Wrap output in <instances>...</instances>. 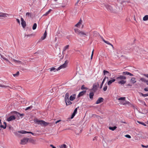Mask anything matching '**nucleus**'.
Masks as SVG:
<instances>
[{
	"label": "nucleus",
	"mask_w": 148,
	"mask_h": 148,
	"mask_svg": "<svg viewBox=\"0 0 148 148\" xmlns=\"http://www.w3.org/2000/svg\"><path fill=\"white\" fill-rule=\"evenodd\" d=\"M28 138H24L21 140L20 144L22 145H25L28 141Z\"/></svg>",
	"instance_id": "7"
},
{
	"label": "nucleus",
	"mask_w": 148,
	"mask_h": 148,
	"mask_svg": "<svg viewBox=\"0 0 148 148\" xmlns=\"http://www.w3.org/2000/svg\"><path fill=\"white\" fill-rule=\"evenodd\" d=\"M106 78L107 79H108V77L105 76V77L103 79H105V80Z\"/></svg>",
	"instance_id": "60"
},
{
	"label": "nucleus",
	"mask_w": 148,
	"mask_h": 148,
	"mask_svg": "<svg viewBox=\"0 0 148 148\" xmlns=\"http://www.w3.org/2000/svg\"><path fill=\"white\" fill-rule=\"evenodd\" d=\"M125 97H121L119 98L118 100H125Z\"/></svg>",
	"instance_id": "46"
},
{
	"label": "nucleus",
	"mask_w": 148,
	"mask_h": 148,
	"mask_svg": "<svg viewBox=\"0 0 148 148\" xmlns=\"http://www.w3.org/2000/svg\"><path fill=\"white\" fill-rule=\"evenodd\" d=\"M144 90L145 91H148V88H144Z\"/></svg>",
	"instance_id": "53"
},
{
	"label": "nucleus",
	"mask_w": 148,
	"mask_h": 148,
	"mask_svg": "<svg viewBox=\"0 0 148 148\" xmlns=\"http://www.w3.org/2000/svg\"><path fill=\"white\" fill-rule=\"evenodd\" d=\"M61 121V120H59L57 121L56 122H55V123L56 124H57V123H58L59 122H60V121Z\"/></svg>",
	"instance_id": "56"
},
{
	"label": "nucleus",
	"mask_w": 148,
	"mask_h": 148,
	"mask_svg": "<svg viewBox=\"0 0 148 148\" xmlns=\"http://www.w3.org/2000/svg\"><path fill=\"white\" fill-rule=\"evenodd\" d=\"M94 95V93L92 92H90L89 94V96L90 99L91 100L93 99V97Z\"/></svg>",
	"instance_id": "18"
},
{
	"label": "nucleus",
	"mask_w": 148,
	"mask_h": 148,
	"mask_svg": "<svg viewBox=\"0 0 148 148\" xmlns=\"http://www.w3.org/2000/svg\"><path fill=\"white\" fill-rule=\"evenodd\" d=\"M19 74V72L17 71L16 73L13 74V75L14 76V77H16V76L18 75Z\"/></svg>",
	"instance_id": "43"
},
{
	"label": "nucleus",
	"mask_w": 148,
	"mask_h": 148,
	"mask_svg": "<svg viewBox=\"0 0 148 148\" xmlns=\"http://www.w3.org/2000/svg\"><path fill=\"white\" fill-rule=\"evenodd\" d=\"M145 83H146L147 85H148V80H147V81Z\"/></svg>",
	"instance_id": "61"
},
{
	"label": "nucleus",
	"mask_w": 148,
	"mask_h": 148,
	"mask_svg": "<svg viewBox=\"0 0 148 148\" xmlns=\"http://www.w3.org/2000/svg\"><path fill=\"white\" fill-rule=\"evenodd\" d=\"M125 80H120L118 82V83L121 84H125L126 82V81Z\"/></svg>",
	"instance_id": "23"
},
{
	"label": "nucleus",
	"mask_w": 148,
	"mask_h": 148,
	"mask_svg": "<svg viewBox=\"0 0 148 148\" xmlns=\"http://www.w3.org/2000/svg\"><path fill=\"white\" fill-rule=\"evenodd\" d=\"M16 119L15 116H10L7 119V121H10L15 120Z\"/></svg>",
	"instance_id": "13"
},
{
	"label": "nucleus",
	"mask_w": 148,
	"mask_h": 148,
	"mask_svg": "<svg viewBox=\"0 0 148 148\" xmlns=\"http://www.w3.org/2000/svg\"><path fill=\"white\" fill-rule=\"evenodd\" d=\"M82 21L80 20L79 22H78L75 25V26L78 27H80V25L81 24Z\"/></svg>",
	"instance_id": "20"
},
{
	"label": "nucleus",
	"mask_w": 148,
	"mask_h": 148,
	"mask_svg": "<svg viewBox=\"0 0 148 148\" xmlns=\"http://www.w3.org/2000/svg\"><path fill=\"white\" fill-rule=\"evenodd\" d=\"M21 24L23 28H25L26 26V23L25 21L24 20V19L23 18H21Z\"/></svg>",
	"instance_id": "11"
},
{
	"label": "nucleus",
	"mask_w": 148,
	"mask_h": 148,
	"mask_svg": "<svg viewBox=\"0 0 148 148\" xmlns=\"http://www.w3.org/2000/svg\"><path fill=\"white\" fill-rule=\"evenodd\" d=\"M60 148H67V146L65 144H63L60 146Z\"/></svg>",
	"instance_id": "36"
},
{
	"label": "nucleus",
	"mask_w": 148,
	"mask_h": 148,
	"mask_svg": "<svg viewBox=\"0 0 148 148\" xmlns=\"http://www.w3.org/2000/svg\"><path fill=\"white\" fill-rule=\"evenodd\" d=\"M105 81V79H103V81H102V83H101V85L100 86V88H102L103 85V84L104 82Z\"/></svg>",
	"instance_id": "39"
},
{
	"label": "nucleus",
	"mask_w": 148,
	"mask_h": 148,
	"mask_svg": "<svg viewBox=\"0 0 148 148\" xmlns=\"http://www.w3.org/2000/svg\"><path fill=\"white\" fill-rule=\"evenodd\" d=\"M31 13L29 12H27L26 14V16L29 17L30 15H31Z\"/></svg>",
	"instance_id": "50"
},
{
	"label": "nucleus",
	"mask_w": 148,
	"mask_h": 148,
	"mask_svg": "<svg viewBox=\"0 0 148 148\" xmlns=\"http://www.w3.org/2000/svg\"><path fill=\"white\" fill-rule=\"evenodd\" d=\"M80 0H78L77 1V3H78L79 2V1Z\"/></svg>",
	"instance_id": "64"
},
{
	"label": "nucleus",
	"mask_w": 148,
	"mask_h": 148,
	"mask_svg": "<svg viewBox=\"0 0 148 148\" xmlns=\"http://www.w3.org/2000/svg\"><path fill=\"white\" fill-rule=\"evenodd\" d=\"M78 108V107L77 108H76L74 110V112L71 115V119H73L74 117V116H75V115L77 113V108Z\"/></svg>",
	"instance_id": "14"
},
{
	"label": "nucleus",
	"mask_w": 148,
	"mask_h": 148,
	"mask_svg": "<svg viewBox=\"0 0 148 148\" xmlns=\"http://www.w3.org/2000/svg\"><path fill=\"white\" fill-rule=\"evenodd\" d=\"M101 38L102 40L105 42V41H106V40L104 39L103 37H101Z\"/></svg>",
	"instance_id": "59"
},
{
	"label": "nucleus",
	"mask_w": 148,
	"mask_h": 148,
	"mask_svg": "<svg viewBox=\"0 0 148 148\" xmlns=\"http://www.w3.org/2000/svg\"><path fill=\"white\" fill-rule=\"evenodd\" d=\"M0 87L4 88H7V87H9V86H8L0 84Z\"/></svg>",
	"instance_id": "37"
},
{
	"label": "nucleus",
	"mask_w": 148,
	"mask_h": 148,
	"mask_svg": "<svg viewBox=\"0 0 148 148\" xmlns=\"http://www.w3.org/2000/svg\"><path fill=\"white\" fill-rule=\"evenodd\" d=\"M50 146L51 147H52V148H56V147H54V146H53V145H50Z\"/></svg>",
	"instance_id": "57"
},
{
	"label": "nucleus",
	"mask_w": 148,
	"mask_h": 148,
	"mask_svg": "<svg viewBox=\"0 0 148 148\" xmlns=\"http://www.w3.org/2000/svg\"><path fill=\"white\" fill-rule=\"evenodd\" d=\"M67 63L68 62L67 61H66L63 64L60 66L57 69H56L55 67H54L50 68L49 69H50V71H53L54 72H56L62 69H64L65 68L66 66Z\"/></svg>",
	"instance_id": "1"
},
{
	"label": "nucleus",
	"mask_w": 148,
	"mask_h": 148,
	"mask_svg": "<svg viewBox=\"0 0 148 148\" xmlns=\"http://www.w3.org/2000/svg\"><path fill=\"white\" fill-rule=\"evenodd\" d=\"M107 88L108 87L107 86H105L103 88V90H104V91H106L107 89Z\"/></svg>",
	"instance_id": "51"
},
{
	"label": "nucleus",
	"mask_w": 148,
	"mask_h": 148,
	"mask_svg": "<svg viewBox=\"0 0 148 148\" xmlns=\"http://www.w3.org/2000/svg\"><path fill=\"white\" fill-rule=\"evenodd\" d=\"M143 75L148 78V74H144Z\"/></svg>",
	"instance_id": "54"
},
{
	"label": "nucleus",
	"mask_w": 148,
	"mask_h": 148,
	"mask_svg": "<svg viewBox=\"0 0 148 148\" xmlns=\"http://www.w3.org/2000/svg\"><path fill=\"white\" fill-rule=\"evenodd\" d=\"M103 73L104 75H105L107 74H108L110 75V74L109 73V72L108 71H107L105 70H104L103 71Z\"/></svg>",
	"instance_id": "32"
},
{
	"label": "nucleus",
	"mask_w": 148,
	"mask_h": 148,
	"mask_svg": "<svg viewBox=\"0 0 148 148\" xmlns=\"http://www.w3.org/2000/svg\"><path fill=\"white\" fill-rule=\"evenodd\" d=\"M130 82L133 84H134L136 82V78L135 77H132L131 79Z\"/></svg>",
	"instance_id": "21"
},
{
	"label": "nucleus",
	"mask_w": 148,
	"mask_h": 148,
	"mask_svg": "<svg viewBox=\"0 0 148 148\" xmlns=\"http://www.w3.org/2000/svg\"><path fill=\"white\" fill-rule=\"evenodd\" d=\"M14 114H16V115L17 116H18V119H20L18 115H19L20 116H21V118L22 119L23 118V117L25 115L24 114H20V113L16 111L14 112Z\"/></svg>",
	"instance_id": "8"
},
{
	"label": "nucleus",
	"mask_w": 148,
	"mask_h": 148,
	"mask_svg": "<svg viewBox=\"0 0 148 148\" xmlns=\"http://www.w3.org/2000/svg\"><path fill=\"white\" fill-rule=\"evenodd\" d=\"M8 14L5 13H1V14H0V18L1 17H7L6 15H8Z\"/></svg>",
	"instance_id": "24"
},
{
	"label": "nucleus",
	"mask_w": 148,
	"mask_h": 148,
	"mask_svg": "<svg viewBox=\"0 0 148 148\" xmlns=\"http://www.w3.org/2000/svg\"><path fill=\"white\" fill-rule=\"evenodd\" d=\"M25 132H26L25 130H22L19 131L18 132H14L13 133L16 136L20 137L21 136V135L20 134V133L22 134H25Z\"/></svg>",
	"instance_id": "5"
},
{
	"label": "nucleus",
	"mask_w": 148,
	"mask_h": 148,
	"mask_svg": "<svg viewBox=\"0 0 148 148\" xmlns=\"http://www.w3.org/2000/svg\"><path fill=\"white\" fill-rule=\"evenodd\" d=\"M75 32L79 35L80 36L82 37L84 36H86L87 34V33H85L77 29H74Z\"/></svg>",
	"instance_id": "3"
},
{
	"label": "nucleus",
	"mask_w": 148,
	"mask_h": 148,
	"mask_svg": "<svg viewBox=\"0 0 148 148\" xmlns=\"http://www.w3.org/2000/svg\"><path fill=\"white\" fill-rule=\"evenodd\" d=\"M37 27V24L36 23H34V24L32 27V29L33 30H35L36 29Z\"/></svg>",
	"instance_id": "35"
},
{
	"label": "nucleus",
	"mask_w": 148,
	"mask_h": 148,
	"mask_svg": "<svg viewBox=\"0 0 148 148\" xmlns=\"http://www.w3.org/2000/svg\"><path fill=\"white\" fill-rule=\"evenodd\" d=\"M76 95L74 94L71 95L70 97V100L73 101L74 100L75 98Z\"/></svg>",
	"instance_id": "16"
},
{
	"label": "nucleus",
	"mask_w": 148,
	"mask_h": 148,
	"mask_svg": "<svg viewBox=\"0 0 148 148\" xmlns=\"http://www.w3.org/2000/svg\"><path fill=\"white\" fill-rule=\"evenodd\" d=\"M86 90H83L81 92H80L79 94L78 95V97H80L84 95L85 94H86Z\"/></svg>",
	"instance_id": "15"
},
{
	"label": "nucleus",
	"mask_w": 148,
	"mask_h": 148,
	"mask_svg": "<svg viewBox=\"0 0 148 148\" xmlns=\"http://www.w3.org/2000/svg\"><path fill=\"white\" fill-rule=\"evenodd\" d=\"M103 101V99L102 97H99L96 101V104H98L102 102Z\"/></svg>",
	"instance_id": "12"
},
{
	"label": "nucleus",
	"mask_w": 148,
	"mask_h": 148,
	"mask_svg": "<svg viewBox=\"0 0 148 148\" xmlns=\"http://www.w3.org/2000/svg\"><path fill=\"white\" fill-rule=\"evenodd\" d=\"M140 94L142 96H143V97H144L148 96V93L144 94L143 93H142L141 92L140 93Z\"/></svg>",
	"instance_id": "40"
},
{
	"label": "nucleus",
	"mask_w": 148,
	"mask_h": 148,
	"mask_svg": "<svg viewBox=\"0 0 148 148\" xmlns=\"http://www.w3.org/2000/svg\"><path fill=\"white\" fill-rule=\"evenodd\" d=\"M99 86L98 83L97 84H94L93 85V88L92 89L90 90L91 91H94V92H95L97 89V87Z\"/></svg>",
	"instance_id": "6"
},
{
	"label": "nucleus",
	"mask_w": 148,
	"mask_h": 148,
	"mask_svg": "<svg viewBox=\"0 0 148 148\" xmlns=\"http://www.w3.org/2000/svg\"><path fill=\"white\" fill-rule=\"evenodd\" d=\"M109 128L110 130L112 131H114L117 128V127L116 126H114L113 127H110Z\"/></svg>",
	"instance_id": "26"
},
{
	"label": "nucleus",
	"mask_w": 148,
	"mask_h": 148,
	"mask_svg": "<svg viewBox=\"0 0 148 148\" xmlns=\"http://www.w3.org/2000/svg\"><path fill=\"white\" fill-rule=\"evenodd\" d=\"M47 33L46 30L44 32V33L43 34V36H42L41 37V39L42 40H44L46 38V36H47Z\"/></svg>",
	"instance_id": "25"
},
{
	"label": "nucleus",
	"mask_w": 148,
	"mask_h": 148,
	"mask_svg": "<svg viewBox=\"0 0 148 148\" xmlns=\"http://www.w3.org/2000/svg\"><path fill=\"white\" fill-rule=\"evenodd\" d=\"M106 8L108 10L109 12H112V8L110 5H107L105 6Z\"/></svg>",
	"instance_id": "10"
},
{
	"label": "nucleus",
	"mask_w": 148,
	"mask_h": 148,
	"mask_svg": "<svg viewBox=\"0 0 148 148\" xmlns=\"http://www.w3.org/2000/svg\"><path fill=\"white\" fill-rule=\"evenodd\" d=\"M121 7H118V8H117V7H116V8L117 10L118 11H119L120 10H121V9H122V6H121Z\"/></svg>",
	"instance_id": "49"
},
{
	"label": "nucleus",
	"mask_w": 148,
	"mask_h": 148,
	"mask_svg": "<svg viewBox=\"0 0 148 148\" xmlns=\"http://www.w3.org/2000/svg\"><path fill=\"white\" fill-rule=\"evenodd\" d=\"M81 89L82 90H84V89L87 90L88 89V88L87 87H85L84 86V85H83L81 87Z\"/></svg>",
	"instance_id": "41"
},
{
	"label": "nucleus",
	"mask_w": 148,
	"mask_h": 148,
	"mask_svg": "<svg viewBox=\"0 0 148 148\" xmlns=\"http://www.w3.org/2000/svg\"><path fill=\"white\" fill-rule=\"evenodd\" d=\"M33 108V106H29L27 107L25 109V110H28L31 109Z\"/></svg>",
	"instance_id": "38"
},
{
	"label": "nucleus",
	"mask_w": 148,
	"mask_h": 148,
	"mask_svg": "<svg viewBox=\"0 0 148 148\" xmlns=\"http://www.w3.org/2000/svg\"><path fill=\"white\" fill-rule=\"evenodd\" d=\"M148 19V15H146L143 18V20L144 21H146Z\"/></svg>",
	"instance_id": "31"
},
{
	"label": "nucleus",
	"mask_w": 148,
	"mask_h": 148,
	"mask_svg": "<svg viewBox=\"0 0 148 148\" xmlns=\"http://www.w3.org/2000/svg\"><path fill=\"white\" fill-rule=\"evenodd\" d=\"M116 79L118 80H125L126 79V77L125 76L120 75V76H119L116 78Z\"/></svg>",
	"instance_id": "9"
},
{
	"label": "nucleus",
	"mask_w": 148,
	"mask_h": 148,
	"mask_svg": "<svg viewBox=\"0 0 148 148\" xmlns=\"http://www.w3.org/2000/svg\"><path fill=\"white\" fill-rule=\"evenodd\" d=\"M4 123L5 124V125H2V124L1 125L0 127L1 128H3L4 129H5L6 127V123L5 122H4Z\"/></svg>",
	"instance_id": "27"
},
{
	"label": "nucleus",
	"mask_w": 148,
	"mask_h": 148,
	"mask_svg": "<svg viewBox=\"0 0 148 148\" xmlns=\"http://www.w3.org/2000/svg\"><path fill=\"white\" fill-rule=\"evenodd\" d=\"M69 93L68 92H67L65 94L64 97L65 102L66 103V105L67 106L71 104H72V102L69 100Z\"/></svg>",
	"instance_id": "4"
},
{
	"label": "nucleus",
	"mask_w": 148,
	"mask_h": 148,
	"mask_svg": "<svg viewBox=\"0 0 148 148\" xmlns=\"http://www.w3.org/2000/svg\"><path fill=\"white\" fill-rule=\"evenodd\" d=\"M69 45H68L64 47L63 48V53L64 51H65L67 49L69 48Z\"/></svg>",
	"instance_id": "28"
},
{
	"label": "nucleus",
	"mask_w": 148,
	"mask_h": 148,
	"mask_svg": "<svg viewBox=\"0 0 148 148\" xmlns=\"http://www.w3.org/2000/svg\"><path fill=\"white\" fill-rule=\"evenodd\" d=\"M105 43H106L108 45H110L112 46V47L113 48V46L111 43H110L108 41H105Z\"/></svg>",
	"instance_id": "33"
},
{
	"label": "nucleus",
	"mask_w": 148,
	"mask_h": 148,
	"mask_svg": "<svg viewBox=\"0 0 148 148\" xmlns=\"http://www.w3.org/2000/svg\"><path fill=\"white\" fill-rule=\"evenodd\" d=\"M52 11V10L50 9L47 12H46V13L43 15V16H46L48 15L50 13V12Z\"/></svg>",
	"instance_id": "29"
},
{
	"label": "nucleus",
	"mask_w": 148,
	"mask_h": 148,
	"mask_svg": "<svg viewBox=\"0 0 148 148\" xmlns=\"http://www.w3.org/2000/svg\"><path fill=\"white\" fill-rule=\"evenodd\" d=\"M115 81V79H112L110 80L108 82L107 84L108 85H110L113 82H114Z\"/></svg>",
	"instance_id": "19"
},
{
	"label": "nucleus",
	"mask_w": 148,
	"mask_h": 148,
	"mask_svg": "<svg viewBox=\"0 0 148 148\" xmlns=\"http://www.w3.org/2000/svg\"><path fill=\"white\" fill-rule=\"evenodd\" d=\"M34 122L38 124H40L42 126H46L48 125L49 123L45 122L43 120H38L37 119L34 120Z\"/></svg>",
	"instance_id": "2"
},
{
	"label": "nucleus",
	"mask_w": 148,
	"mask_h": 148,
	"mask_svg": "<svg viewBox=\"0 0 148 148\" xmlns=\"http://www.w3.org/2000/svg\"><path fill=\"white\" fill-rule=\"evenodd\" d=\"M137 122L140 124H141L144 126H146V125L143 122H141L139 121H137Z\"/></svg>",
	"instance_id": "34"
},
{
	"label": "nucleus",
	"mask_w": 148,
	"mask_h": 148,
	"mask_svg": "<svg viewBox=\"0 0 148 148\" xmlns=\"http://www.w3.org/2000/svg\"><path fill=\"white\" fill-rule=\"evenodd\" d=\"M141 146H142V147H145V148H147L148 147V145H147V146H145V145H142Z\"/></svg>",
	"instance_id": "52"
},
{
	"label": "nucleus",
	"mask_w": 148,
	"mask_h": 148,
	"mask_svg": "<svg viewBox=\"0 0 148 148\" xmlns=\"http://www.w3.org/2000/svg\"><path fill=\"white\" fill-rule=\"evenodd\" d=\"M126 1H120L119 2L120 4H122L123 6H124L126 4V2H127V3H130V2L127 0H126Z\"/></svg>",
	"instance_id": "17"
},
{
	"label": "nucleus",
	"mask_w": 148,
	"mask_h": 148,
	"mask_svg": "<svg viewBox=\"0 0 148 148\" xmlns=\"http://www.w3.org/2000/svg\"><path fill=\"white\" fill-rule=\"evenodd\" d=\"M57 5V4H52L51 5V7L52 8H54L56 7L55 6V5Z\"/></svg>",
	"instance_id": "45"
},
{
	"label": "nucleus",
	"mask_w": 148,
	"mask_h": 148,
	"mask_svg": "<svg viewBox=\"0 0 148 148\" xmlns=\"http://www.w3.org/2000/svg\"><path fill=\"white\" fill-rule=\"evenodd\" d=\"M25 132H26L25 133V134H27V133H28V134H32V135H34V134L32 132H27V131H25Z\"/></svg>",
	"instance_id": "44"
},
{
	"label": "nucleus",
	"mask_w": 148,
	"mask_h": 148,
	"mask_svg": "<svg viewBox=\"0 0 148 148\" xmlns=\"http://www.w3.org/2000/svg\"><path fill=\"white\" fill-rule=\"evenodd\" d=\"M125 137L129 138H131V136L128 134H126L125 136Z\"/></svg>",
	"instance_id": "48"
},
{
	"label": "nucleus",
	"mask_w": 148,
	"mask_h": 148,
	"mask_svg": "<svg viewBox=\"0 0 148 148\" xmlns=\"http://www.w3.org/2000/svg\"><path fill=\"white\" fill-rule=\"evenodd\" d=\"M122 74H123L124 75H129L130 76L133 75L132 74L128 71L124 72L122 73Z\"/></svg>",
	"instance_id": "22"
},
{
	"label": "nucleus",
	"mask_w": 148,
	"mask_h": 148,
	"mask_svg": "<svg viewBox=\"0 0 148 148\" xmlns=\"http://www.w3.org/2000/svg\"><path fill=\"white\" fill-rule=\"evenodd\" d=\"M13 61L15 63H19L21 64H22V62L21 61H19V60H15L14 59H13Z\"/></svg>",
	"instance_id": "30"
},
{
	"label": "nucleus",
	"mask_w": 148,
	"mask_h": 148,
	"mask_svg": "<svg viewBox=\"0 0 148 148\" xmlns=\"http://www.w3.org/2000/svg\"><path fill=\"white\" fill-rule=\"evenodd\" d=\"M93 52H94V49L92 50V55H93Z\"/></svg>",
	"instance_id": "63"
},
{
	"label": "nucleus",
	"mask_w": 148,
	"mask_h": 148,
	"mask_svg": "<svg viewBox=\"0 0 148 148\" xmlns=\"http://www.w3.org/2000/svg\"><path fill=\"white\" fill-rule=\"evenodd\" d=\"M141 81L142 82H145L147 80H146L144 78H141L140 80V81Z\"/></svg>",
	"instance_id": "42"
},
{
	"label": "nucleus",
	"mask_w": 148,
	"mask_h": 148,
	"mask_svg": "<svg viewBox=\"0 0 148 148\" xmlns=\"http://www.w3.org/2000/svg\"><path fill=\"white\" fill-rule=\"evenodd\" d=\"M130 102L128 101H126V102L125 103H123V105H125L126 104H128L129 105V104H130Z\"/></svg>",
	"instance_id": "47"
},
{
	"label": "nucleus",
	"mask_w": 148,
	"mask_h": 148,
	"mask_svg": "<svg viewBox=\"0 0 148 148\" xmlns=\"http://www.w3.org/2000/svg\"><path fill=\"white\" fill-rule=\"evenodd\" d=\"M93 56V55L91 54V59H92Z\"/></svg>",
	"instance_id": "62"
},
{
	"label": "nucleus",
	"mask_w": 148,
	"mask_h": 148,
	"mask_svg": "<svg viewBox=\"0 0 148 148\" xmlns=\"http://www.w3.org/2000/svg\"><path fill=\"white\" fill-rule=\"evenodd\" d=\"M1 58H2L3 59H4V60H6V59H5V57H3V56H1Z\"/></svg>",
	"instance_id": "58"
},
{
	"label": "nucleus",
	"mask_w": 148,
	"mask_h": 148,
	"mask_svg": "<svg viewBox=\"0 0 148 148\" xmlns=\"http://www.w3.org/2000/svg\"><path fill=\"white\" fill-rule=\"evenodd\" d=\"M16 20L17 21V22L19 23V24H20V20L19 19L17 18L16 19Z\"/></svg>",
	"instance_id": "55"
}]
</instances>
